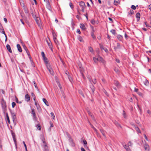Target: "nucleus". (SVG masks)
<instances>
[{
	"label": "nucleus",
	"instance_id": "c03bdc74",
	"mask_svg": "<svg viewBox=\"0 0 151 151\" xmlns=\"http://www.w3.org/2000/svg\"><path fill=\"white\" fill-rule=\"evenodd\" d=\"M52 35H53V38L54 37H56L57 35L53 31L52 32Z\"/></svg>",
	"mask_w": 151,
	"mask_h": 151
},
{
	"label": "nucleus",
	"instance_id": "603ef678",
	"mask_svg": "<svg viewBox=\"0 0 151 151\" xmlns=\"http://www.w3.org/2000/svg\"><path fill=\"white\" fill-rule=\"evenodd\" d=\"M91 23L93 25L95 24V21L93 19H92L91 20Z\"/></svg>",
	"mask_w": 151,
	"mask_h": 151
},
{
	"label": "nucleus",
	"instance_id": "680f3d73",
	"mask_svg": "<svg viewBox=\"0 0 151 151\" xmlns=\"http://www.w3.org/2000/svg\"><path fill=\"white\" fill-rule=\"evenodd\" d=\"M114 71L115 72H116V73L118 72L119 71V70L118 69L116 68H115L114 69Z\"/></svg>",
	"mask_w": 151,
	"mask_h": 151
},
{
	"label": "nucleus",
	"instance_id": "5fc2aeb1",
	"mask_svg": "<svg viewBox=\"0 0 151 151\" xmlns=\"http://www.w3.org/2000/svg\"><path fill=\"white\" fill-rule=\"evenodd\" d=\"M0 92L1 93H2L4 95H5V92L4 91L3 89H0Z\"/></svg>",
	"mask_w": 151,
	"mask_h": 151
},
{
	"label": "nucleus",
	"instance_id": "8fccbe9b",
	"mask_svg": "<svg viewBox=\"0 0 151 151\" xmlns=\"http://www.w3.org/2000/svg\"><path fill=\"white\" fill-rule=\"evenodd\" d=\"M12 107L13 108H14V107L15 106H16V104L15 102H13L12 103Z\"/></svg>",
	"mask_w": 151,
	"mask_h": 151
},
{
	"label": "nucleus",
	"instance_id": "bf43d9fd",
	"mask_svg": "<svg viewBox=\"0 0 151 151\" xmlns=\"http://www.w3.org/2000/svg\"><path fill=\"white\" fill-rule=\"evenodd\" d=\"M50 114L51 115L53 119H54L55 117V116L53 113V112H52Z\"/></svg>",
	"mask_w": 151,
	"mask_h": 151
},
{
	"label": "nucleus",
	"instance_id": "ddd939ff",
	"mask_svg": "<svg viewBox=\"0 0 151 151\" xmlns=\"http://www.w3.org/2000/svg\"><path fill=\"white\" fill-rule=\"evenodd\" d=\"M144 148L146 151H149V146L147 144H145L144 145Z\"/></svg>",
	"mask_w": 151,
	"mask_h": 151
},
{
	"label": "nucleus",
	"instance_id": "58836bf2",
	"mask_svg": "<svg viewBox=\"0 0 151 151\" xmlns=\"http://www.w3.org/2000/svg\"><path fill=\"white\" fill-rule=\"evenodd\" d=\"M111 32L113 35H115L116 34V31L115 30L112 29L110 31Z\"/></svg>",
	"mask_w": 151,
	"mask_h": 151
},
{
	"label": "nucleus",
	"instance_id": "6ab92c4d",
	"mask_svg": "<svg viewBox=\"0 0 151 151\" xmlns=\"http://www.w3.org/2000/svg\"><path fill=\"white\" fill-rule=\"evenodd\" d=\"M120 1L119 0H114V4L116 6L118 5V4H120Z\"/></svg>",
	"mask_w": 151,
	"mask_h": 151
},
{
	"label": "nucleus",
	"instance_id": "4be33fe9",
	"mask_svg": "<svg viewBox=\"0 0 151 151\" xmlns=\"http://www.w3.org/2000/svg\"><path fill=\"white\" fill-rule=\"evenodd\" d=\"M80 27L83 30H85L86 29V28L85 27V25L83 24H80Z\"/></svg>",
	"mask_w": 151,
	"mask_h": 151
},
{
	"label": "nucleus",
	"instance_id": "79ce46f5",
	"mask_svg": "<svg viewBox=\"0 0 151 151\" xmlns=\"http://www.w3.org/2000/svg\"><path fill=\"white\" fill-rule=\"evenodd\" d=\"M134 14V11L132 9L130 10V11L128 12L129 14L132 15V14Z\"/></svg>",
	"mask_w": 151,
	"mask_h": 151
},
{
	"label": "nucleus",
	"instance_id": "39448f33",
	"mask_svg": "<svg viewBox=\"0 0 151 151\" xmlns=\"http://www.w3.org/2000/svg\"><path fill=\"white\" fill-rule=\"evenodd\" d=\"M79 70L82 77L84 78H85V76L83 74L84 71L83 68L80 67Z\"/></svg>",
	"mask_w": 151,
	"mask_h": 151
},
{
	"label": "nucleus",
	"instance_id": "f8f14e48",
	"mask_svg": "<svg viewBox=\"0 0 151 151\" xmlns=\"http://www.w3.org/2000/svg\"><path fill=\"white\" fill-rule=\"evenodd\" d=\"M42 59L46 65H50V64L48 62V60L46 57H45L44 58H42Z\"/></svg>",
	"mask_w": 151,
	"mask_h": 151
},
{
	"label": "nucleus",
	"instance_id": "864d4df0",
	"mask_svg": "<svg viewBox=\"0 0 151 151\" xmlns=\"http://www.w3.org/2000/svg\"><path fill=\"white\" fill-rule=\"evenodd\" d=\"M34 83V85L35 86V88H38V87L37 86V84L34 81H33Z\"/></svg>",
	"mask_w": 151,
	"mask_h": 151
},
{
	"label": "nucleus",
	"instance_id": "f704fd0d",
	"mask_svg": "<svg viewBox=\"0 0 151 151\" xmlns=\"http://www.w3.org/2000/svg\"><path fill=\"white\" fill-rule=\"evenodd\" d=\"M99 59V61L100 62H101L102 63H104V61L103 60V58H102L101 57H100L98 58Z\"/></svg>",
	"mask_w": 151,
	"mask_h": 151
},
{
	"label": "nucleus",
	"instance_id": "f3484780",
	"mask_svg": "<svg viewBox=\"0 0 151 151\" xmlns=\"http://www.w3.org/2000/svg\"><path fill=\"white\" fill-rule=\"evenodd\" d=\"M17 47L18 51L20 52H22V50L20 45L17 44Z\"/></svg>",
	"mask_w": 151,
	"mask_h": 151
},
{
	"label": "nucleus",
	"instance_id": "c9c22d12",
	"mask_svg": "<svg viewBox=\"0 0 151 151\" xmlns=\"http://www.w3.org/2000/svg\"><path fill=\"white\" fill-rule=\"evenodd\" d=\"M93 59L95 63H96L98 61H99V59L98 58H96L95 57H93Z\"/></svg>",
	"mask_w": 151,
	"mask_h": 151
},
{
	"label": "nucleus",
	"instance_id": "9b49d317",
	"mask_svg": "<svg viewBox=\"0 0 151 151\" xmlns=\"http://www.w3.org/2000/svg\"><path fill=\"white\" fill-rule=\"evenodd\" d=\"M117 38L118 40L121 41H122L123 40V36L120 35H118L117 36Z\"/></svg>",
	"mask_w": 151,
	"mask_h": 151
},
{
	"label": "nucleus",
	"instance_id": "e433bc0d",
	"mask_svg": "<svg viewBox=\"0 0 151 151\" xmlns=\"http://www.w3.org/2000/svg\"><path fill=\"white\" fill-rule=\"evenodd\" d=\"M15 98L16 101V102L17 103H19V104H21L22 103V102L21 101H18V98H17V97L16 96H15Z\"/></svg>",
	"mask_w": 151,
	"mask_h": 151
},
{
	"label": "nucleus",
	"instance_id": "cd10ccee",
	"mask_svg": "<svg viewBox=\"0 0 151 151\" xmlns=\"http://www.w3.org/2000/svg\"><path fill=\"white\" fill-rule=\"evenodd\" d=\"M6 119H7V120L8 122V123L10 124V122L9 118V116L8 114L7 113H6Z\"/></svg>",
	"mask_w": 151,
	"mask_h": 151
},
{
	"label": "nucleus",
	"instance_id": "0e129e2a",
	"mask_svg": "<svg viewBox=\"0 0 151 151\" xmlns=\"http://www.w3.org/2000/svg\"><path fill=\"white\" fill-rule=\"evenodd\" d=\"M30 61H31V64H32V65L33 67H35V66L34 65V64L33 61L32 60H31Z\"/></svg>",
	"mask_w": 151,
	"mask_h": 151
},
{
	"label": "nucleus",
	"instance_id": "a878e982",
	"mask_svg": "<svg viewBox=\"0 0 151 151\" xmlns=\"http://www.w3.org/2000/svg\"><path fill=\"white\" fill-rule=\"evenodd\" d=\"M37 109L39 112H40L41 111V109L39 104H38L37 106H36Z\"/></svg>",
	"mask_w": 151,
	"mask_h": 151
},
{
	"label": "nucleus",
	"instance_id": "338daca9",
	"mask_svg": "<svg viewBox=\"0 0 151 151\" xmlns=\"http://www.w3.org/2000/svg\"><path fill=\"white\" fill-rule=\"evenodd\" d=\"M69 5H70V7L71 8L73 9V5H72V3L71 2H70L69 3Z\"/></svg>",
	"mask_w": 151,
	"mask_h": 151
},
{
	"label": "nucleus",
	"instance_id": "a19ab883",
	"mask_svg": "<svg viewBox=\"0 0 151 151\" xmlns=\"http://www.w3.org/2000/svg\"><path fill=\"white\" fill-rule=\"evenodd\" d=\"M71 25L72 26V27L73 29L74 28V26L75 25V24L74 23V22H73V19H72V20L71 21Z\"/></svg>",
	"mask_w": 151,
	"mask_h": 151
},
{
	"label": "nucleus",
	"instance_id": "7ed1b4c3",
	"mask_svg": "<svg viewBox=\"0 0 151 151\" xmlns=\"http://www.w3.org/2000/svg\"><path fill=\"white\" fill-rule=\"evenodd\" d=\"M46 66L47 68V69L49 70L50 73L52 76L54 75V72L52 69L51 68H50V65H46Z\"/></svg>",
	"mask_w": 151,
	"mask_h": 151
},
{
	"label": "nucleus",
	"instance_id": "c756f323",
	"mask_svg": "<svg viewBox=\"0 0 151 151\" xmlns=\"http://www.w3.org/2000/svg\"><path fill=\"white\" fill-rule=\"evenodd\" d=\"M22 45L23 46V48H24V49L26 51L27 53L28 52H29V51H28V50L27 49V47H26V46L24 44H23Z\"/></svg>",
	"mask_w": 151,
	"mask_h": 151
},
{
	"label": "nucleus",
	"instance_id": "473e14b6",
	"mask_svg": "<svg viewBox=\"0 0 151 151\" xmlns=\"http://www.w3.org/2000/svg\"><path fill=\"white\" fill-rule=\"evenodd\" d=\"M90 125L91 127L94 130V131H95L96 134L97 133V129L93 126L91 124H90Z\"/></svg>",
	"mask_w": 151,
	"mask_h": 151
},
{
	"label": "nucleus",
	"instance_id": "7c9ffc66",
	"mask_svg": "<svg viewBox=\"0 0 151 151\" xmlns=\"http://www.w3.org/2000/svg\"><path fill=\"white\" fill-rule=\"evenodd\" d=\"M138 133H141V131L139 128L136 126L134 127Z\"/></svg>",
	"mask_w": 151,
	"mask_h": 151
},
{
	"label": "nucleus",
	"instance_id": "f257e3e1",
	"mask_svg": "<svg viewBox=\"0 0 151 151\" xmlns=\"http://www.w3.org/2000/svg\"><path fill=\"white\" fill-rule=\"evenodd\" d=\"M1 104L4 113H5L6 109V101L4 100L3 98L2 99Z\"/></svg>",
	"mask_w": 151,
	"mask_h": 151
},
{
	"label": "nucleus",
	"instance_id": "de8ad7c7",
	"mask_svg": "<svg viewBox=\"0 0 151 151\" xmlns=\"http://www.w3.org/2000/svg\"><path fill=\"white\" fill-rule=\"evenodd\" d=\"M53 40L54 41V42L56 44H57L58 43V41L57 40L56 37H54L53 38Z\"/></svg>",
	"mask_w": 151,
	"mask_h": 151
},
{
	"label": "nucleus",
	"instance_id": "3c124183",
	"mask_svg": "<svg viewBox=\"0 0 151 151\" xmlns=\"http://www.w3.org/2000/svg\"><path fill=\"white\" fill-rule=\"evenodd\" d=\"M88 48H89V50L91 52H93V49L91 47H88Z\"/></svg>",
	"mask_w": 151,
	"mask_h": 151
},
{
	"label": "nucleus",
	"instance_id": "dca6fc26",
	"mask_svg": "<svg viewBox=\"0 0 151 151\" xmlns=\"http://www.w3.org/2000/svg\"><path fill=\"white\" fill-rule=\"evenodd\" d=\"M42 140L44 144V146L45 147H47V144L45 142V139L44 137H43L42 138Z\"/></svg>",
	"mask_w": 151,
	"mask_h": 151
},
{
	"label": "nucleus",
	"instance_id": "c85d7f7f",
	"mask_svg": "<svg viewBox=\"0 0 151 151\" xmlns=\"http://www.w3.org/2000/svg\"><path fill=\"white\" fill-rule=\"evenodd\" d=\"M91 34L92 38L93 39L95 40L96 39V37L94 35V33H93V32H91Z\"/></svg>",
	"mask_w": 151,
	"mask_h": 151
},
{
	"label": "nucleus",
	"instance_id": "1a4fd4ad",
	"mask_svg": "<svg viewBox=\"0 0 151 151\" xmlns=\"http://www.w3.org/2000/svg\"><path fill=\"white\" fill-rule=\"evenodd\" d=\"M136 17L137 18V22H139L140 17V14L138 12L136 14Z\"/></svg>",
	"mask_w": 151,
	"mask_h": 151
},
{
	"label": "nucleus",
	"instance_id": "13d9d810",
	"mask_svg": "<svg viewBox=\"0 0 151 151\" xmlns=\"http://www.w3.org/2000/svg\"><path fill=\"white\" fill-rule=\"evenodd\" d=\"M131 8L133 10H135L136 9V6L134 5H132L131 6Z\"/></svg>",
	"mask_w": 151,
	"mask_h": 151
},
{
	"label": "nucleus",
	"instance_id": "2f4dec72",
	"mask_svg": "<svg viewBox=\"0 0 151 151\" xmlns=\"http://www.w3.org/2000/svg\"><path fill=\"white\" fill-rule=\"evenodd\" d=\"M47 43L49 47L51 48L52 50V43L51 42H49L48 41L47 42Z\"/></svg>",
	"mask_w": 151,
	"mask_h": 151
},
{
	"label": "nucleus",
	"instance_id": "393cba45",
	"mask_svg": "<svg viewBox=\"0 0 151 151\" xmlns=\"http://www.w3.org/2000/svg\"><path fill=\"white\" fill-rule=\"evenodd\" d=\"M90 88H91L92 92L93 93H94L95 91V87L93 85H91L90 86Z\"/></svg>",
	"mask_w": 151,
	"mask_h": 151
},
{
	"label": "nucleus",
	"instance_id": "0eeeda50",
	"mask_svg": "<svg viewBox=\"0 0 151 151\" xmlns=\"http://www.w3.org/2000/svg\"><path fill=\"white\" fill-rule=\"evenodd\" d=\"M114 124L118 128H122V127L121 125L116 121H115L114 122Z\"/></svg>",
	"mask_w": 151,
	"mask_h": 151
},
{
	"label": "nucleus",
	"instance_id": "aec40b11",
	"mask_svg": "<svg viewBox=\"0 0 151 151\" xmlns=\"http://www.w3.org/2000/svg\"><path fill=\"white\" fill-rule=\"evenodd\" d=\"M100 131L101 132V133L105 137H106V135L105 134V131L103 129H100Z\"/></svg>",
	"mask_w": 151,
	"mask_h": 151
},
{
	"label": "nucleus",
	"instance_id": "e2e57ef3",
	"mask_svg": "<svg viewBox=\"0 0 151 151\" xmlns=\"http://www.w3.org/2000/svg\"><path fill=\"white\" fill-rule=\"evenodd\" d=\"M23 143L24 145V147H25V149H27V146H26V145L25 143V142L24 141H23Z\"/></svg>",
	"mask_w": 151,
	"mask_h": 151
},
{
	"label": "nucleus",
	"instance_id": "412c9836",
	"mask_svg": "<svg viewBox=\"0 0 151 151\" xmlns=\"http://www.w3.org/2000/svg\"><path fill=\"white\" fill-rule=\"evenodd\" d=\"M42 100L43 102L45 103L46 105L47 106H49V104L48 103V102L45 99L43 98Z\"/></svg>",
	"mask_w": 151,
	"mask_h": 151
},
{
	"label": "nucleus",
	"instance_id": "052dcab7",
	"mask_svg": "<svg viewBox=\"0 0 151 151\" xmlns=\"http://www.w3.org/2000/svg\"><path fill=\"white\" fill-rule=\"evenodd\" d=\"M44 148H45L44 151H48V148L47 146V147H45V146H44Z\"/></svg>",
	"mask_w": 151,
	"mask_h": 151
},
{
	"label": "nucleus",
	"instance_id": "bb28decb",
	"mask_svg": "<svg viewBox=\"0 0 151 151\" xmlns=\"http://www.w3.org/2000/svg\"><path fill=\"white\" fill-rule=\"evenodd\" d=\"M78 39L81 42H83V38L80 35L78 36Z\"/></svg>",
	"mask_w": 151,
	"mask_h": 151
},
{
	"label": "nucleus",
	"instance_id": "72a5a7b5",
	"mask_svg": "<svg viewBox=\"0 0 151 151\" xmlns=\"http://www.w3.org/2000/svg\"><path fill=\"white\" fill-rule=\"evenodd\" d=\"M78 91H79V94H81V95L83 97H84V95L82 92V91L81 90H79Z\"/></svg>",
	"mask_w": 151,
	"mask_h": 151
},
{
	"label": "nucleus",
	"instance_id": "20e7f679",
	"mask_svg": "<svg viewBox=\"0 0 151 151\" xmlns=\"http://www.w3.org/2000/svg\"><path fill=\"white\" fill-rule=\"evenodd\" d=\"M10 112L11 114V115L12 117L13 121L14 122V121L15 119H16V116L14 113L10 109Z\"/></svg>",
	"mask_w": 151,
	"mask_h": 151
},
{
	"label": "nucleus",
	"instance_id": "5701e85b",
	"mask_svg": "<svg viewBox=\"0 0 151 151\" xmlns=\"http://www.w3.org/2000/svg\"><path fill=\"white\" fill-rule=\"evenodd\" d=\"M144 84L146 86H148L149 85V83L148 81L146 79H145V81H144Z\"/></svg>",
	"mask_w": 151,
	"mask_h": 151
},
{
	"label": "nucleus",
	"instance_id": "f03ea898",
	"mask_svg": "<svg viewBox=\"0 0 151 151\" xmlns=\"http://www.w3.org/2000/svg\"><path fill=\"white\" fill-rule=\"evenodd\" d=\"M31 113L32 114L33 116V119L34 120H36L37 119V116L35 112L34 109L33 108L31 109Z\"/></svg>",
	"mask_w": 151,
	"mask_h": 151
},
{
	"label": "nucleus",
	"instance_id": "4468645a",
	"mask_svg": "<svg viewBox=\"0 0 151 151\" xmlns=\"http://www.w3.org/2000/svg\"><path fill=\"white\" fill-rule=\"evenodd\" d=\"M121 48V46L120 44L119 43H117L116 46H115L114 47V49L116 51L118 49H120Z\"/></svg>",
	"mask_w": 151,
	"mask_h": 151
},
{
	"label": "nucleus",
	"instance_id": "4c0bfd02",
	"mask_svg": "<svg viewBox=\"0 0 151 151\" xmlns=\"http://www.w3.org/2000/svg\"><path fill=\"white\" fill-rule=\"evenodd\" d=\"M96 83V79H95L94 80H91V84L92 85V83H93L94 84H95Z\"/></svg>",
	"mask_w": 151,
	"mask_h": 151
},
{
	"label": "nucleus",
	"instance_id": "423d86ee",
	"mask_svg": "<svg viewBox=\"0 0 151 151\" xmlns=\"http://www.w3.org/2000/svg\"><path fill=\"white\" fill-rule=\"evenodd\" d=\"M80 6L81 7V8H85L86 7L85 3L83 1H81L79 2Z\"/></svg>",
	"mask_w": 151,
	"mask_h": 151
},
{
	"label": "nucleus",
	"instance_id": "6e6552de",
	"mask_svg": "<svg viewBox=\"0 0 151 151\" xmlns=\"http://www.w3.org/2000/svg\"><path fill=\"white\" fill-rule=\"evenodd\" d=\"M46 6L47 8L49 9H51V6L50 4L49 1V0H47L46 1Z\"/></svg>",
	"mask_w": 151,
	"mask_h": 151
},
{
	"label": "nucleus",
	"instance_id": "a18cd8bd",
	"mask_svg": "<svg viewBox=\"0 0 151 151\" xmlns=\"http://www.w3.org/2000/svg\"><path fill=\"white\" fill-rule=\"evenodd\" d=\"M99 45L101 49V50H104V47L103 45H101V44H99Z\"/></svg>",
	"mask_w": 151,
	"mask_h": 151
},
{
	"label": "nucleus",
	"instance_id": "a211bd4d",
	"mask_svg": "<svg viewBox=\"0 0 151 151\" xmlns=\"http://www.w3.org/2000/svg\"><path fill=\"white\" fill-rule=\"evenodd\" d=\"M6 47L8 51L10 53H12V50L10 45L9 44H7L6 45Z\"/></svg>",
	"mask_w": 151,
	"mask_h": 151
},
{
	"label": "nucleus",
	"instance_id": "6e6d98bb",
	"mask_svg": "<svg viewBox=\"0 0 151 151\" xmlns=\"http://www.w3.org/2000/svg\"><path fill=\"white\" fill-rule=\"evenodd\" d=\"M27 55H28V56L29 57V59H30V60H32V58H31V55H30V54H29V52H28L27 53Z\"/></svg>",
	"mask_w": 151,
	"mask_h": 151
},
{
	"label": "nucleus",
	"instance_id": "37998d69",
	"mask_svg": "<svg viewBox=\"0 0 151 151\" xmlns=\"http://www.w3.org/2000/svg\"><path fill=\"white\" fill-rule=\"evenodd\" d=\"M11 133L12 134V136L13 138L15 137V133L13 132V131L12 130H11Z\"/></svg>",
	"mask_w": 151,
	"mask_h": 151
},
{
	"label": "nucleus",
	"instance_id": "ea45409f",
	"mask_svg": "<svg viewBox=\"0 0 151 151\" xmlns=\"http://www.w3.org/2000/svg\"><path fill=\"white\" fill-rule=\"evenodd\" d=\"M37 128L39 130H40L41 129V126L40 124H38L36 125Z\"/></svg>",
	"mask_w": 151,
	"mask_h": 151
},
{
	"label": "nucleus",
	"instance_id": "4d7b16f0",
	"mask_svg": "<svg viewBox=\"0 0 151 151\" xmlns=\"http://www.w3.org/2000/svg\"><path fill=\"white\" fill-rule=\"evenodd\" d=\"M68 78L69 79V81L70 82H71L72 81V77L68 75Z\"/></svg>",
	"mask_w": 151,
	"mask_h": 151
},
{
	"label": "nucleus",
	"instance_id": "774afa93",
	"mask_svg": "<svg viewBox=\"0 0 151 151\" xmlns=\"http://www.w3.org/2000/svg\"><path fill=\"white\" fill-rule=\"evenodd\" d=\"M76 32H77L79 34H80L81 33V32L79 29H77Z\"/></svg>",
	"mask_w": 151,
	"mask_h": 151
},
{
	"label": "nucleus",
	"instance_id": "2eb2a0df",
	"mask_svg": "<svg viewBox=\"0 0 151 151\" xmlns=\"http://www.w3.org/2000/svg\"><path fill=\"white\" fill-rule=\"evenodd\" d=\"M25 100L27 101L28 102L30 101V97L29 95L28 94H26V95H25Z\"/></svg>",
	"mask_w": 151,
	"mask_h": 151
},
{
	"label": "nucleus",
	"instance_id": "69168bd1",
	"mask_svg": "<svg viewBox=\"0 0 151 151\" xmlns=\"http://www.w3.org/2000/svg\"><path fill=\"white\" fill-rule=\"evenodd\" d=\"M31 95L33 98H34L35 97V95L33 92H32L31 93Z\"/></svg>",
	"mask_w": 151,
	"mask_h": 151
},
{
	"label": "nucleus",
	"instance_id": "b1692460",
	"mask_svg": "<svg viewBox=\"0 0 151 151\" xmlns=\"http://www.w3.org/2000/svg\"><path fill=\"white\" fill-rule=\"evenodd\" d=\"M114 84L117 87H119L120 86V84L117 81H114Z\"/></svg>",
	"mask_w": 151,
	"mask_h": 151
},
{
	"label": "nucleus",
	"instance_id": "9d476101",
	"mask_svg": "<svg viewBox=\"0 0 151 151\" xmlns=\"http://www.w3.org/2000/svg\"><path fill=\"white\" fill-rule=\"evenodd\" d=\"M0 32L2 33L3 34H5V32L4 29L1 24L0 23Z\"/></svg>",
	"mask_w": 151,
	"mask_h": 151
},
{
	"label": "nucleus",
	"instance_id": "09e8293b",
	"mask_svg": "<svg viewBox=\"0 0 151 151\" xmlns=\"http://www.w3.org/2000/svg\"><path fill=\"white\" fill-rule=\"evenodd\" d=\"M41 55L42 57V58H44L45 57H46L44 53V52L43 51L42 52H41Z\"/></svg>",
	"mask_w": 151,
	"mask_h": 151
},
{
	"label": "nucleus",
	"instance_id": "49530a36",
	"mask_svg": "<svg viewBox=\"0 0 151 151\" xmlns=\"http://www.w3.org/2000/svg\"><path fill=\"white\" fill-rule=\"evenodd\" d=\"M122 115H123V116L124 118H126V115L125 112V111L124 110L123 111V113L122 114Z\"/></svg>",
	"mask_w": 151,
	"mask_h": 151
}]
</instances>
